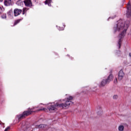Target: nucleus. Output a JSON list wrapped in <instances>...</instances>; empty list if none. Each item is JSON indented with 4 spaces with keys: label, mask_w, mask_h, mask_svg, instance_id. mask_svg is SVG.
I'll return each mask as SVG.
<instances>
[{
    "label": "nucleus",
    "mask_w": 131,
    "mask_h": 131,
    "mask_svg": "<svg viewBox=\"0 0 131 131\" xmlns=\"http://www.w3.org/2000/svg\"><path fill=\"white\" fill-rule=\"evenodd\" d=\"M107 83H108V81L105 80H103L101 82H100V86L102 87V86H105L106 85V84H107Z\"/></svg>",
    "instance_id": "1a4fd4ad"
},
{
    "label": "nucleus",
    "mask_w": 131,
    "mask_h": 131,
    "mask_svg": "<svg viewBox=\"0 0 131 131\" xmlns=\"http://www.w3.org/2000/svg\"><path fill=\"white\" fill-rule=\"evenodd\" d=\"M126 16L127 17H130L131 16V6L129 3L127 5Z\"/></svg>",
    "instance_id": "20e7f679"
},
{
    "label": "nucleus",
    "mask_w": 131,
    "mask_h": 131,
    "mask_svg": "<svg viewBox=\"0 0 131 131\" xmlns=\"http://www.w3.org/2000/svg\"><path fill=\"white\" fill-rule=\"evenodd\" d=\"M128 28V26L127 25H124L122 22V20H119L116 25L114 27V31L115 32L117 31H122L121 34L119 35V39L118 41V45L119 48H120V45H121V38L124 36L125 33H126V30Z\"/></svg>",
    "instance_id": "f03ea898"
},
{
    "label": "nucleus",
    "mask_w": 131,
    "mask_h": 131,
    "mask_svg": "<svg viewBox=\"0 0 131 131\" xmlns=\"http://www.w3.org/2000/svg\"><path fill=\"white\" fill-rule=\"evenodd\" d=\"M2 18L3 19H6V18H7V15H3L2 16Z\"/></svg>",
    "instance_id": "f3484780"
},
{
    "label": "nucleus",
    "mask_w": 131,
    "mask_h": 131,
    "mask_svg": "<svg viewBox=\"0 0 131 131\" xmlns=\"http://www.w3.org/2000/svg\"><path fill=\"white\" fill-rule=\"evenodd\" d=\"M129 56L131 57V53H129Z\"/></svg>",
    "instance_id": "4be33fe9"
},
{
    "label": "nucleus",
    "mask_w": 131,
    "mask_h": 131,
    "mask_svg": "<svg viewBox=\"0 0 131 131\" xmlns=\"http://www.w3.org/2000/svg\"><path fill=\"white\" fill-rule=\"evenodd\" d=\"M20 21H21V19H18L16 21H15V22L14 23V25H17V24H18V23H19L20 22Z\"/></svg>",
    "instance_id": "2eb2a0df"
},
{
    "label": "nucleus",
    "mask_w": 131,
    "mask_h": 131,
    "mask_svg": "<svg viewBox=\"0 0 131 131\" xmlns=\"http://www.w3.org/2000/svg\"><path fill=\"white\" fill-rule=\"evenodd\" d=\"M0 124H2V123L0 122Z\"/></svg>",
    "instance_id": "b1692460"
},
{
    "label": "nucleus",
    "mask_w": 131,
    "mask_h": 131,
    "mask_svg": "<svg viewBox=\"0 0 131 131\" xmlns=\"http://www.w3.org/2000/svg\"><path fill=\"white\" fill-rule=\"evenodd\" d=\"M73 96H70L67 98V101L65 103H56V104H51L50 106H48V109L50 112H54V111H57V108H69V106L71 105H73L72 102V100H73Z\"/></svg>",
    "instance_id": "f257e3e1"
},
{
    "label": "nucleus",
    "mask_w": 131,
    "mask_h": 131,
    "mask_svg": "<svg viewBox=\"0 0 131 131\" xmlns=\"http://www.w3.org/2000/svg\"><path fill=\"white\" fill-rule=\"evenodd\" d=\"M114 83H117V79L116 78L115 80L114 81Z\"/></svg>",
    "instance_id": "aec40b11"
},
{
    "label": "nucleus",
    "mask_w": 131,
    "mask_h": 131,
    "mask_svg": "<svg viewBox=\"0 0 131 131\" xmlns=\"http://www.w3.org/2000/svg\"><path fill=\"white\" fill-rule=\"evenodd\" d=\"M4 5L7 7L8 6H11V5H12V0H5Z\"/></svg>",
    "instance_id": "6e6552de"
},
{
    "label": "nucleus",
    "mask_w": 131,
    "mask_h": 131,
    "mask_svg": "<svg viewBox=\"0 0 131 131\" xmlns=\"http://www.w3.org/2000/svg\"><path fill=\"white\" fill-rule=\"evenodd\" d=\"M113 99L114 100H117V99H118V95H114Z\"/></svg>",
    "instance_id": "4468645a"
},
{
    "label": "nucleus",
    "mask_w": 131,
    "mask_h": 131,
    "mask_svg": "<svg viewBox=\"0 0 131 131\" xmlns=\"http://www.w3.org/2000/svg\"><path fill=\"white\" fill-rule=\"evenodd\" d=\"M39 128H43L44 129H47V127H48V125L41 124L38 125Z\"/></svg>",
    "instance_id": "9b49d317"
},
{
    "label": "nucleus",
    "mask_w": 131,
    "mask_h": 131,
    "mask_svg": "<svg viewBox=\"0 0 131 131\" xmlns=\"http://www.w3.org/2000/svg\"><path fill=\"white\" fill-rule=\"evenodd\" d=\"M47 110V108H42L39 110H38V111H46Z\"/></svg>",
    "instance_id": "dca6fc26"
},
{
    "label": "nucleus",
    "mask_w": 131,
    "mask_h": 131,
    "mask_svg": "<svg viewBox=\"0 0 131 131\" xmlns=\"http://www.w3.org/2000/svg\"><path fill=\"white\" fill-rule=\"evenodd\" d=\"M118 129L119 131H123L124 129V126L123 125H119L118 127Z\"/></svg>",
    "instance_id": "f8f14e48"
},
{
    "label": "nucleus",
    "mask_w": 131,
    "mask_h": 131,
    "mask_svg": "<svg viewBox=\"0 0 131 131\" xmlns=\"http://www.w3.org/2000/svg\"><path fill=\"white\" fill-rule=\"evenodd\" d=\"M10 130V127H7L6 129H5V131H8V130Z\"/></svg>",
    "instance_id": "6ab92c4d"
},
{
    "label": "nucleus",
    "mask_w": 131,
    "mask_h": 131,
    "mask_svg": "<svg viewBox=\"0 0 131 131\" xmlns=\"http://www.w3.org/2000/svg\"><path fill=\"white\" fill-rule=\"evenodd\" d=\"M24 3L26 7H32V3L30 0H25Z\"/></svg>",
    "instance_id": "0eeeda50"
},
{
    "label": "nucleus",
    "mask_w": 131,
    "mask_h": 131,
    "mask_svg": "<svg viewBox=\"0 0 131 131\" xmlns=\"http://www.w3.org/2000/svg\"><path fill=\"white\" fill-rule=\"evenodd\" d=\"M0 13H2V8L0 7Z\"/></svg>",
    "instance_id": "412c9836"
},
{
    "label": "nucleus",
    "mask_w": 131,
    "mask_h": 131,
    "mask_svg": "<svg viewBox=\"0 0 131 131\" xmlns=\"http://www.w3.org/2000/svg\"><path fill=\"white\" fill-rule=\"evenodd\" d=\"M124 72H123V70H121L118 73V80H122L124 77Z\"/></svg>",
    "instance_id": "39448f33"
},
{
    "label": "nucleus",
    "mask_w": 131,
    "mask_h": 131,
    "mask_svg": "<svg viewBox=\"0 0 131 131\" xmlns=\"http://www.w3.org/2000/svg\"><path fill=\"white\" fill-rule=\"evenodd\" d=\"M31 110H29L27 111H25L22 115H19V117L18 118V119H22V118H24L25 116H28V115H30L31 114Z\"/></svg>",
    "instance_id": "7ed1b4c3"
},
{
    "label": "nucleus",
    "mask_w": 131,
    "mask_h": 131,
    "mask_svg": "<svg viewBox=\"0 0 131 131\" xmlns=\"http://www.w3.org/2000/svg\"><path fill=\"white\" fill-rule=\"evenodd\" d=\"M108 81V83L110 82L111 80H113V75H110L109 76L107 77V79H106Z\"/></svg>",
    "instance_id": "9d476101"
},
{
    "label": "nucleus",
    "mask_w": 131,
    "mask_h": 131,
    "mask_svg": "<svg viewBox=\"0 0 131 131\" xmlns=\"http://www.w3.org/2000/svg\"><path fill=\"white\" fill-rule=\"evenodd\" d=\"M52 0H46L45 1V4L46 5H48V6H50V4H51V1Z\"/></svg>",
    "instance_id": "ddd939ff"
},
{
    "label": "nucleus",
    "mask_w": 131,
    "mask_h": 131,
    "mask_svg": "<svg viewBox=\"0 0 131 131\" xmlns=\"http://www.w3.org/2000/svg\"><path fill=\"white\" fill-rule=\"evenodd\" d=\"M25 11H26V9L24 8L23 10V15H24V14H25Z\"/></svg>",
    "instance_id": "a211bd4d"
},
{
    "label": "nucleus",
    "mask_w": 131,
    "mask_h": 131,
    "mask_svg": "<svg viewBox=\"0 0 131 131\" xmlns=\"http://www.w3.org/2000/svg\"><path fill=\"white\" fill-rule=\"evenodd\" d=\"M21 13H22V10L21 9L16 8L14 10V15L15 17H17V16H19V15H20Z\"/></svg>",
    "instance_id": "423d86ee"
},
{
    "label": "nucleus",
    "mask_w": 131,
    "mask_h": 131,
    "mask_svg": "<svg viewBox=\"0 0 131 131\" xmlns=\"http://www.w3.org/2000/svg\"><path fill=\"white\" fill-rule=\"evenodd\" d=\"M4 0H0V2H3Z\"/></svg>",
    "instance_id": "5701e85b"
}]
</instances>
